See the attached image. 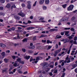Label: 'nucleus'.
<instances>
[{
    "label": "nucleus",
    "mask_w": 77,
    "mask_h": 77,
    "mask_svg": "<svg viewBox=\"0 0 77 77\" xmlns=\"http://www.w3.org/2000/svg\"><path fill=\"white\" fill-rule=\"evenodd\" d=\"M73 8H74V5H71L67 8V11H72V9H73Z\"/></svg>",
    "instance_id": "1"
},
{
    "label": "nucleus",
    "mask_w": 77,
    "mask_h": 77,
    "mask_svg": "<svg viewBox=\"0 0 77 77\" xmlns=\"http://www.w3.org/2000/svg\"><path fill=\"white\" fill-rule=\"evenodd\" d=\"M17 62V61H16L14 62V63L13 64L14 66H15V67H17V66H19V65L18 64H18L17 63H16Z\"/></svg>",
    "instance_id": "2"
},
{
    "label": "nucleus",
    "mask_w": 77,
    "mask_h": 77,
    "mask_svg": "<svg viewBox=\"0 0 77 77\" xmlns=\"http://www.w3.org/2000/svg\"><path fill=\"white\" fill-rule=\"evenodd\" d=\"M72 68L71 69H73L74 68H75V67H76L77 66V63H76L75 64H73L72 65Z\"/></svg>",
    "instance_id": "3"
},
{
    "label": "nucleus",
    "mask_w": 77,
    "mask_h": 77,
    "mask_svg": "<svg viewBox=\"0 0 77 77\" xmlns=\"http://www.w3.org/2000/svg\"><path fill=\"white\" fill-rule=\"evenodd\" d=\"M18 15H20V16H21L22 17H24V16H25V15H24V14L23 13H18Z\"/></svg>",
    "instance_id": "4"
},
{
    "label": "nucleus",
    "mask_w": 77,
    "mask_h": 77,
    "mask_svg": "<svg viewBox=\"0 0 77 77\" xmlns=\"http://www.w3.org/2000/svg\"><path fill=\"white\" fill-rule=\"evenodd\" d=\"M45 0H40L39 3L40 5H42L44 2Z\"/></svg>",
    "instance_id": "5"
},
{
    "label": "nucleus",
    "mask_w": 77,
    "mask_h": 77,
    "mask_svg": "<svg viewBox=\"0 0 77 77\" xmlns=\"http://www.w3.org/2000/svg\"><path fill=\"white\" fill-rule=\"evenodd\" d=\"M68 20V18H65L61 19V21H67Z\"/></svg>",
    "instance_id": "6"
},
{
    "label": "nucleus",
    "mask_w": 77,
    "mask_h": 77,
    "mask_svg": "<svg viewBox=\"0 0 77 77\" xmlns=\"http://www.w3.org/2000/svg\"><path fill=\"white\" fill-rule=\"evenodd\" d=\"M9 59H7L5 58L4 59V61L5 63H8L9 62Z\"/></svg>",
    "instance_id": "7"
},
{
    "label": "nucleus",
    "mask_w": 77,
    "mask_h": 77,
    "mask_svg": "<svg viewBox=\"0 0 77 77\" xmlns=\"http://www.w3.org/2000/svg\"><path fill=\"white\" fill-rule=\"evenodd\" d=\"M27 8L28 9H31V5L30 4H28L27 5Z\"/></svg>",
    "instance_id": "8"
},
{
    "label": "nucleus",
    "mask_w": 77,
    "mask_h": 77,
    "mask_svg": "<svg viewBox=\"0 0 77 77\" xmlns=\"http://www.w3.org/2000/svg\"><path fill=\"white\" fill-rule=\"evenodd\" d=\"M0 46L1 47H2V48H5L6 47V45L4 44L3 43H1L0 44Z\"/></svg>",
    "instance_id": "9"
},
{
    "label": "nucleus",
    "mask_w": 77,
    "mask_h": 77,
    "mask_svg": "<svg viewBox=\"0 0 77 77\" xmlns=\"http://www.w3.org/2000/svg\"><path fill=\"white\" fill-rule=\"evenodd\" d=\"M67 38L65 39V41L64 42V44H66V43H67V42H70V40H68Z\"/></svg>",
    "instance_id": "10"
},
{
    "label": "nucleus",
    "mask_w": 77,
    "mask_h": 77,
    "mask_svg": "<svg viewBox=\"0 0 77 77\" xmlns=\"http://www.w3.org/2000/svg\"><path fill=\"white\" fill-rule=\"evenodd\" d=\"M47 35H44L43 34H42L41 36H40L38 37V38H44V37H46L47 36Z\"/></svg>",
    "instance_id": "11"
},
{
    "label": "nucleus",
    "mask_w": 77,
    "mask_h": 77,
    "mask_svg": "<svg viewBox=\"0 0 77 77\" xmlns=\"http://www.w3.org/2000/svg\"><path fill=\"white\" fill-rule=\"evenodd\" d=\"M14 17L15 19L17 20H20V17H18L17 15L14 16Z\"/></svg>",
    "instance_id": "12"
},
{
    "label": "nucleus",
    "mask_w": 77,
    "mask_h": 77,
    "mask_svg": "<svg viewBox=\"0 0 77 77\" xmlns=\"http://www.w3.org/2000/svg\"><path fill=\"white\" fill-rule=\"evenodd\" d=\"M74 42V40H71L69 42V44H71V45H70V46H72V45H73V44L72 43H73V42Z\"/></svg>",
    "instance_id": "13"
},
{
    "label": "nucleus",
    "mask_w": 77,
    "mask_h": 77,
    "mask_svg": "<svg viewBox=\"0 0 77 77\" xmlns=\"http://www.w3.org/2000/svg\"><path fill=\"white\" fill-rule=\"evenodd\" d=\"M49 3H50V1L49 0H45V4L46 5H48Z\"/></svg>",
    "instance_id": "14"
},
{
    "label": "nucleus",
    "mask_w": 77,
    "mask_h": 77,
    "mask_svg": "<svg viewBox=\"0 0 77 77\" xmlns=\"http://www.w3.org/2000/svg\"><path fill=\"white\" fill-rule=\"evenodd\" d=\"M35 29V28L33 27H28L27 29V30H30V29Z\"/></svg>",
    "instance_id": "15"
},
{
    "label": "nucleus",
    "mask_w": 77,
    "mask_h": 77,
    "mask_svg": "<svg viewBox=\"0 0 77 77\" xmlns=\"http://www.w3.org/2000/svg\"><path fill=\"white\" fill-rule=\"evenodd\" d=\"M72 56H70V60H71V61H73L74 60V58L72 57Z\"/></svg>",
    "instance_id": "16"
},
{
    "label": "nucleus",
    "mask_w": 77,
    "mask_h": 77,
    "mask_svg": "<svg viewBox=\"0 0 77 77\" xmlns=\"http://www.w3.org/2000/svg\"><path fill=\"white\" fill-rule=\"evenodd\" d=\"M11 5H10V4L8 3V4L6 6V7L7 8H9L11 6Z\"/></svg>",
    "instance_id": "17"
},
{
    "label": "nucleus",
    "mask_w": 77,
    "mask_h": 77,
    "mask_svg": "<svg viewBox=\"0 0 77 77\" xmlns=\"http://www.w3.org/2000/svg\"><path fill=\"white\" fill-rule=\"evenodd\" d=\"M66 6H67V4H65L63 5H62V6L64 9H65L66 8Z\"/></svg>",
    "instance_id": "18"
},
{
    "label": "nucleus",
    "mask_w": 77,
    "mask_h": 77,
    "mask_svg": "<svg viewBox=\"0 0 77 77\" xmlns=\"http://www.w3.org/2000/svg\"><path fill=\"white\" fill-rule=\"evenodd\" d=\"M13 8H16V6H15V5H13L11 6V9L12 10V9H13Z\"/></svg>",
    "instance_id": "19"
},
{
    "label": "nucleus",
    "mask_w": 77,
    "mask_h": 77,
    "mask_svg": "<svg viewBox=\"0 0 77 77\" xmlns=\"http://www.w3.org/2000/svg\"><path fill=\"white\" fill-rule=\"evenodd\" d=\"M35 48V45H33L31 47H29V49H34Z\"/></svg>",
    "instance_id": "20"
},
{
    "label": "nucleus",
    "mask_w": 77,
    "mask_h": 77,
    "mask_svg": "<svg viewBox=\"0 0 77 77\" xmlns=\"http://www.w3.org/2000/svg\"><path fill=\"white\" fill-rule=\"evenodd\" d=\"M30 58V56H25V58L26 59H27V60H29Z\"/></svg>",
    "instance_id": "21"
},
{
    "label": "nucleus",
    "mask_w": 77,
    "mask_h": 77,
    "mask_svg": "<svg viewBox=\"0 0 77 77\" xmlns=\"http://www.w3.org/2000/svg\"><path fill=\"white\" fill-rule=\"evenodd\" d=\"M61 51V49H60L57 50L55 51L57 52V53H59Z\"/></svg>",
    "instance_id": "22"
},
{
    "label": "nucleus",
    "mask_w": 77,
    "mask_h": 77,
    "mask_svg": "<svg viewBox=\"0 0 77 77\" xmlns=\"http://www.w3.org/2000/svg\"><path fill=\"white\" fill-rule=\"evenodd\" d=\"M52 44V42L50 41L49 40H47V44Z\"/></svg>",
    "instance_id": "23"
},
{
    "label": "nucleus",
    "mask_w": 77,
    "mask_h": 77,
    "mask_svg": "<svg viewBox=\"0 0 77 77\" xmlns=\"http://www.w3.org/2000/svg\"><path fill=\"white\" fill-rule=\"evenodd\" d=\"M56 38H57V39H60V38H62V36H59V35H57L56 36Z\"/></svg>",
    "instance_id": "24"
},
{
    "label": "nucleus",
    "mask_w": 77,
    "mask_h": 77,
    "mask_svg": "<svg viewBox=\"0 0 77 77\" xmlns=\"http://www.w3.org/2000/svg\"><path fill=\"white\" fill-rule=\"evenodd\" d=\"M45 70L46 72H48V71L50 70V69L49 68H47V67H46Z\"/></svg>",
    "instance_id": "25"
},
{
    "label": "nucleus",
    "mask_w": 77,
    "mask_h": 77,
    "mask_svg": "<svg viewBox=\"0 0 77 77\" xmlns=\"http://www.w3.org/2000/svg\"><path fill=\"white\" fill-rule=\"evenodd\" d=\"M69 55H67V57L66 58V60H70V58H69Z\"/></svg>",
    "instance_id": "26"
},
{
    "label": "nucleus",
    "mask_w": 77,
    "mask_h": 77,
    "mask_svg": "<svg viewBox=\"0 0 77 77\" xmlns=\"http://www.w3.org/2000/svg\"><path fill=\"white\" fill-rule=\"evenodd\" d=\"M54 57H56V56H57V52H56L55 51H54Z\"/></svg>",
    "instance_id": "27"
},
{
    "label": "nucleus",
    "mask_w": 77,
    "mask_h": 77,
    "mask_svg": "<svg viewBox=\"0 0 77 77\" xmlns=\"http://www.w3.org/2000/svg\"><path fill=\"white\" fill-rule=\"evenodd\" d=\"M0 2L1 3H5V0H0Z\"/></svg>",
    "instance_id": "28"
},
{
    "label": "nucleus",
    "mask_w": 77,
    "mask_h": 77,
    "mask_svg": "<svg viewBox=\"0 0 77 77\" xmlns=\"http://www.w3.org/2000/svg\"><path fill=\"white\" fill-rule=\"evenodd\" d=\"M74 20H75V17L73 16L71 18V20L72 21H74Z\"/></svg>",
    "instance_id": "29"
},
{
    "label": "nucleus",
    "mask_w": 77,
    "mask_h": 77,
    "mask_svg": "<svg viewBox=\"0 0 77 77\" xmlns=\"http://www.w3.org/2000/svg\"><path fill=\"white\" fill-rule=\"evenodd\" d=\"M28 53H29V54H31V53H33V51L29 50L28 51Z\"/></svg>",
    "instance_id": "30"
},
{
    "label": "nucleus",
    "mask_w": 77,
    "mask_h": 77,
    "mask_svg": "<svg viewBox=\"0 0 77 77\" xmlns=\"http://www.w3.org/2000/svg\"><path fill=\"white\" fill-rule=\"evenodd\" d=\"M43 10H46L47 9V7L44 5L43 6Z\"/></svg>",
    "instance_id": "31"
},
{
    "label": "nucleus",
    "mask_w": 77,
    "mask_h": 77,
    "mask_svg": "<svg viewBox=\"0 0 77 77\" xmlns=\"http://www.w3.org/2000/svg\"><path fill=\"white\" fill-rule=\"evenodd\" d=\"M2 56H5V52H3L2 53Z\"/></svg>",
    "instance_id": "32"
},
{
    "label": "nucleus",
    "mask_w": 77,
    "mask_h": 77,
    "mask_svg": "<svg viewBox=\"0 0 77 77\" xmlns=\"http://www.w3.org/2000/svg\"><path fill=\"white\" fill-rule=\"evenodd\" d=\"M11 30H12V31H14V30H15V27H12V28H11Z\"/></svg>",
    "instance_id": "33"
},
{
    "label": "nucleus",
    "mask_w": 77,
    "mask_h": 77,
    "mask_svg": "<svg viewBox=\"0 0 77 77\" xmlns=\"http://www.w3.org/2000/svg\"><path fill=\"white\" fill-rule=\"evenodd\" d=\"M22 51H23V52H24V53H25L26 52V49H25V48H23L22 49Z\"/></svg>",
    "instance_id": "34"
},
{
    "label": "nucleus",
    "mask_w": 77,
    "mask_h": 77,
    "mask_svg": "<svg viewBox=\"0 0 77 77\" xmlns=\"http://www.w3.org/2000/svg\"><path fill=\"white\" fill-rule=\"evenodd\" d=\"M47 65H48V63L47 62H45L43 63L44 66H46Z\"/></svg>",
    "instance_id": "35"
},
{
    "label": "nucleus",
    "mask_w": 77,
    "mask_h": 77,
    "mask_svg": "<svg viewBox=\"0 0 77 77\" xmlns=\"http://www.w3.org/2000/svg\"><path fill=\"white\" fill-rule=\"evenodd\" d=\"M20 26H21L22 27H23V28H25L26 27H27V26H24V25H20Z\"/></svg>",
    "instance_id": "36"
},
{
    "label": "nucleus",
    "mask_w": 77,
    "mask_h": 77,
    "mask_svg": "<svg viewBox=\"0 0 77 77\" xmlns=\"http://www.w3.org/2000/svg\"><path fill=\"white\" fill-rule=\"evenodd\" d=\"M33 60V57H31L30 58L29 60V62H32Z\"/></svg>",
    "instance_id": "37"
},
{
    "label": "nucleus",
    "mask_w": 77,
    "mask_h": 77,
    "mask_svg": "<svg viewBox=\"0 0 77 77\" xmlns=\"http://www.w3.org/2000/svg\"><path fill=\"white\" fill-rule=\"evenodd\" d=\"M69 31H65V35H67L68 34H69Z\"/></svg>",
    "instance_id": "38"
},
{
    "label": "nucleus",
    "mask_w": 77,
    "mask_h": 77,
    "mask_svg": "<svg viewBox=\"0 0 77 77\" xmlns=\"http://www.w3.org/2000/svg\"><path fill=\"white\" fill-rule=\"evenodd\" d=\"M36 39V36H35L33 37V41H35Z\"/></svg>",
    "instance_id": "39"
},
{
    "label": "nucleus",
    "mask_w": 77,
    "mask_h": 77,
    "mask_svg": "<svg viewBox=\"0 0 77 77\" xmlns=\"http://www.w3.org/2000/svg\"><path fill=\"white\" fill-rule=\"evenodd\" d=\"M51 48V46H49L48 47V48L47 49V50H50V49Z\"/></svg>",
    "instance_id": "40"
},
{
    "label": "nucleus",
    "mask_w": 77,
    "mask_h": 77,
    "mask_svg": "<svg viewBox=\"0 0 77 77\" xmlns=\"http://www.w3.org/2000/svg\"><path fill=\"white\" fill-rule=\"evenodd\" d=\"M77 1L76 0H72L71 1V3H74V2H76Z\"/></svg>",
    "instance_id": "41"
},
{
    "label": "nucleus",
    "mask_w": 77,
    "mask_h": 77,
    "mask_svg": "<svg viewBox=\"0 0 77 77\" xmlns=\"http://www.w3.org/2000/svg\"><path fill=\"white\" fill-rule=\"evenodd\" d=\"M12 58H13V59H14V60H15L16 58V56L13 55L12 56Z\"/></svg>",
    "instance_id": "42"
},
{
    "label": "nucleus",
    "mask_w": 77,
    "mask_h": 77,
    "mask_svg": "<svg viewBox=\"0 0 77 77\" xmlns=\"http://www.w3.org/2000/svg\"><path fill=\"white\" fill-rule=\"evenodd\" d=\"M57 69L56 70H55L54 72V74H57Z\"/></svg>",
    "instance_id": "43"
},
{
    "label": "nucleus",
    "mask_w": 77,
    "mask_h": 77,
    "mask_svg": "<svg viewBox=\"0 0 77 77\" xmlns=\"http://www.w3.org/2000/svg\"><path fill=\"white\" fill-rule=\"evenodd\" d=\"M17 60V61L19 62H20L21 61V59H20V58H18Z\"/></svg>",
    "instance_id": "44"
},
{
    "label": "nucleus",
    "mask_w": 77,
    "mask_h": 77,
    "mask_svg": "<svg viewBox=\"0 0 77 77\" xmlns=\"http://www.w3.org/2000/svg\"><path fill=\"white\" fill-rule=\"evenodd\" d=\"M65 73H63L62 74V75L61 76V77H65Z\"/></svg>",
    "instance_id": "45"
},
{
    "label": "nucleus",
    "mask_w": 77,
    "mask_h": 77,
    "mask_svg": "<svg viewBox=\"0 0 77 77\" xmlns=\"http://www.w3.org/2000/svg\"><path fill=\"white\" fill-rule=\"evenodd\" d=\"M42 41L43 43H45V42H46V40H42Z\"/></svg>",
    "instance_id": "46"
},
{
    "label": "nucleus",
    "mask_w": 77,
    "mask_h": 77,
    "mask_svg": "<svg viewBox=\"0 0 77 77\" xmlns=\"http://www.w3.org/2000/svg\"><path fill=\"white\" fill-rule=\"evenodd\" d=\"M19 45V44L18 43L16 44V43H14V45L15 47H17V45Z\"/></svg>",
    "instance_id": "47"
},
{
    "label": "nucleus",
    "mask_w": 77,
    "mask_h": 77,
    "mask_svg": "<svg viewBox=\"0 0 77 77\" xmlns=\"http://www.w3.org/2000/svg\"><path fill=\"white\" fill-rule=\"evenodd\" d=\"M54 29H51L49 30V32H54Z\"/></svg>",
    "instance_id": "48"
},
{
    "label": "nucleus",
    "mask_w": 77,
    "mask_h": 77,
    "mask_svg": "<svg viewBox=\"0 0 77 77\" xmlns=\"http://www.w3.org/2000/svg\"><path fill=\"white\" fill-rule=\"evenodd\" d=\"M77 37L75 36L74 38V41H77Z\"/></svg>",
    "instance_id": "49"
},
{
    "label": "nucleus",
    "mask_w": 77,
    "mask_h": 77,
    "mask_svg": "<svg viewBox=\"0 0 77 77\" xmlns=\"http://www.w3.org/2000/svg\"><path fill=\"white\" fill-rule=\"evenodd\" d=\"M4 9V8H3V7H2V6L0 7V10L2 11V10H3Z\"/></svg>",
    "instance_id": "50"
},
{
    "label": "nucleus",
    "mask_w": 77,
    "mask_h": 77,
    "mask_svg": "<svg viewBox=\"0 0 77 77\" xmlns=\"http://www.w3.org/2000/svg\"><path fill=\"white\" fill-rule=\"evenodd\" d=\"M36 3H37V1H35L34 4H33V6H36Z\"/></svg>",
    "instance_id": "51"
},
{
    "label": "nucleus",
    "mask_w": 77,
    "mask_h": 77,
    "mask_svg": "<svg viewBox=\"0 0 77 77\" xmlns=\"http://www.w3.org/2000/svg\"><path fill=\"white\" fill-rule=\"evenodd\" d=\"M22 6L23 8H24L25 7V4H24L23 3L22 4Z\"/></svg>",
    "instance_id": "52"
},
{
    "label": "nucleus",
    "mask_w": 77,
    "mask_h": 77,
    "mask_svg": "<svg viewBox=\"0 0 77 77\" xmlns=\"http://www.w3.org/2000/svg\"><path fill=\"white\" fill-rule=\"evenodd\" d=\"M18 73H19V74H22V72H21V71L20 70V69L18 70Z\"/></svg>",
    "instance_id": "53"
},
{
    "label": "nucleus",
    "mask_w": 77,
    "mask_h": 77,
    "mask_svg": "<svg viewBox=\"0 0 77 77\" xmlns=\"http://www.w3.org/2000/svg\"><path fill=\"white\" fill-rule=\"evenodd\" d=\"M39 57H37L35 59V60H39Z\"/></svg>",
    "instance_id": "54"
},
{
    "label": "nucleus",
    "mask_w": 77,
    "mask_h": 77,
    "mask_svg": "<svg viewBox=\"0 0 77 77\" xmlns=\"http://www.w3.org/2000/svg\"><path fill=\"white\" fill-rule=\"evenodd\" d=\"M27 38H24L23 40V42H26V41H27Z\"/></svg>",
    "instance_id": "55"
},
{
    "label": "nucleus",
    "mask_w": 77,
    "mask_h": 77,
    "mask_svg": "<svg viewBox=\"0 0 77 77\" xmlns=\"http://www.w3.org/2000/svg\"><path fill=\"white\" fill-rule=\"evenodd\" d=\"M60 35H62V36H63V35H64V32H61L60 33Z\"/></svg>",
    "instance_id": "56"
},
{
    "label": "nucleus",
    "mask_w": 77,
    "mask_h": 77,
    "mask_svg": "<svg viewBox=\"0 0 77 77\" xmlns=\"http://www.w3.org/2000/svg\"><path fill=\"white\" fill-rule=\"evenodd\" d=\"M63 61H64V60H60L59 63H62V62H63Z\"/></svg>",
    "instance_id": "57"
},
{
    "label": "nucleus",
    "mask_w": 77,
    "mask_h": 77,
    "mask_svg": "<svg viewBox=\"0 0 77 77\" xmlns=\"http://www.w3.org/2000/svg\"><path fill=\"white\" fill-rule=\"evenodd\" d=\"M6 71H7L6 70H2V73H4L5 72H6Z\"/></svg>",
    "instance_id": "58"
},
{
    "label": "nucleus",
    "mask_w": 77,
    "mask_h": 77,
    "mask_svg": "<svg viewBox=\"0 0 77 77\" xmlns=\"http://www.w3.org/2000/svg\"><path fill=\"white\" fill-rule=\"evenodd\" d=\"M46 67H45V66H44L42 67V69H45H45L46 68Z\"/></svg>",
    "instance_id": "59"
},
{
    "label": "nucleus",
    "mask_w": 77,
    "mask_h": 77,
    "mask_svg": "<svg viewBox=\"0 0 77 77\" xmlns=\"http://www.w3.org/2000/svg\"><path fill=\"white\" fill-rule=\"evenodd\" d=\"M64 29L65 30H69L70 28H65Z\"/></svg>",
    "instance_id": "60"
},
{
    "label": "nucleus",
    "mask_w": 77,
    "mask_h": 77,
    "mask_svg": "<svg viewBox=\"0 0 77 77\" xmlns=\"http://www.w3.org/2000/svg\"><path fill=\"white\" fill-rule=\"evenodd\" d=\"M73 44H77V42H76V41H75L73 42Z\"/></svg>",
    "instance_id": "61"
},
{
    "label": "nucleus",
    "mask_w": 77,
    "mask_h": 77,
    "mask_svg": "<svg viewBox=\"0 0 77 77\" xmlns=\"http://www.w3.org/2000/svg\"><path fill=\"white\" fill-rule=\"evenodd\" d=\"M9 74H14L13 72L11 71V72H9Z\"/></svg>",
    "instance_id": "62"
},
{
    "label": "nucleus",
    "mask_w": 77,
    "mask_h": 77,
    "mask_svg": "<svg viewBox=\"0 0 77 77\" xmlns=\"http://www.w3.org/2000/svg\"><path fill=\"white\" fill-rule=\"evenodd\" d=\"M70 30L71 31H74L75 29L73 28H71L70 29Z\"/></svg>",
    "instance_id": "63"
},
{
    "label": "nucleus",
    "mask_w": 77,
    "mask_h": 77,
    "mask_svg": "<svg viewBox=\"0 0 77 77\" xmlns=\"http://www.w3.org/2000/svg\"><path fill=\"white\" fill-rule=\"evenodd\" d=\"M75 72L76 73H77V68H76L75 69Z\"/></svg>",
    "instance_id": "64"
}]
</instances>
